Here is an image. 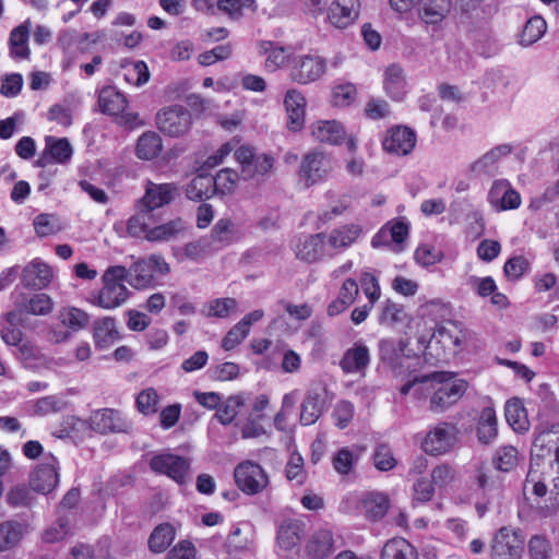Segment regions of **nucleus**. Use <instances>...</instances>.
Instances as JSON below:
<instances>
[{
    "mask_svg": "<svg viewBox=\"0 0 559 559\" xmlns=\"http://www.w3.org/2000/svg\"><path fill=\"white\" fill-rule=\"evenodd\" d=\"M126 275L124 266H109L102 276L103 287L91 295V304L106 310L122 306L130 295L123 284Z\"/></svg>",
    "mask_w": 559,
    "mask_h": 559,
    "instance_id": "nucleus-1",
    "label": "nucleus"
},
{
    "mask_svg": "<svg viewBox=\"0 0 559 559\" xmlns=\"http://www.w3.org/2000/svg\"><path fill=\"white\" fill-rule=\"evenodd\" d=\"M333 170V160L330 155L319 150L307 152L298 166V182L309 188L325 181Z\"/></svg>",
    "mask_w": 559,
    "mask_h": 559,
    "instance_id": "nucleus-2",
    "label": "nucleus"
},
{
    "mask_svg": "<svg viewBox=\"0 0 559 559\" xmlns=\"http://www.w3.org/2000/svg\"><path fill=\"white\" fill-rule=\"evenodd\" d=\"M169 270L168 263L162 255L152 254L146 259L138 260L129 269L124 267L127 273L124 281L135 289H146L154 284V273L165 275Z\"/></svg>",
    "mask_w": 559,
    "mask_h": 559,
    "instance_id": "nucleus-3",
    "label": "nucleus"
},
{
    "mask_svg": "<svg viewBox=\"0 0 559 559\" xmlns=\"http://www.w3.org/2000/svg\"><path fill=\"white\" fill-rule=\"evenodd\" d=\"M156 124L165 135L179 138L191 129L192 114L182 105H171L157 112Z\"/></svg>",
    "mask_w": 559,
    "mask_h": 559,
    "instance_id": "nucleus-4",
    "label": "nucleus"
},
{
    "mask_svg": "<svg viewBox=\"0 0 559 559\" xmlns=\"http://www.w3.org/2000/svg\"><path fill=\"white\" fill-rule=\"evenodd\" d=\"M332 400L333 394L330 393L326 383L322 381L312 382L301 403L300 423L305 426L314 424Z\"/></svg>",
    "mask_w": 559,
    "mask_h": 559,
    "instance_id": "nucleus-5",
    "label": "nucleus"
},
{
    "mask_svg": "<svg viewBox=\"0 0 559 559\" xmlns=\"http://www.w3.org/2000/svg\"><path fill=\"white\" fill-rule=\"evenodd\" d=\"M452 374L438 380L433 386L429 409L433 413H442L455 404L465 393L467 384L463 380L451 381Z\"/></svg>",
    "mask_w": 559,
    "mask_h": 559,
    "instance_id": "nucleus-6",
    "label": "nucleus"
},
{
    "mask_svg": "<svg viewBox=\"0 0 559 559\" xmlns=\"http://www.w3.org/2000/svg\"><path fill=\"white\" fill-rule=\"evenodd\" d=\"M524 550L522 534L510 527H501L490 544L492 559H521Z\"/></svg>",
    "mask_w": 559,
    "mask_h": 559,
    "instance_id": "nucleus-7",
    "label": "nucleus"
},
{
    "mask_svg": "<svg viewBox=\"0 0 559 559\" xmlns=\"http://www.w3.org/2000/svg\"><path fill=\"white\" fill-rule=\"evenodd\" d=\"M234 477L241 491L248 495L262 492L269 485V476L261 465L252 461L238 464Z\"/></svg>",
    "mask_w": 559,
    "mask_h": 559,
    "instance_id": "nucleus-8",
    "label": "nucleus"
},
{
    "mask_svg": "<svg viewBox=\"0 0 559 559\" xmlns=\"http://www.w3.org/2000/svg\"><path fill=\"white\" fill-rule=\"evenodd\" d=\"M326 66V60L321 56L300 55L294 59L289 75L298 84H309L323 76Z\"/></svg>",
    "mask_w": 559,
    "mask_h": 559,
    "instance_id": "nucleus-9",
    "label": "nucleus"
},
{
    "mask_svg": "<svg viewBox=\"0 0 559 559\" xmlns=\"http://www.w3.org/2000/svg\"><path fill=\"white\" fill-rule=\"evenodd\" d=\"M150 467L157 474H164L179 484H183L189 474L190 463L187 459L173 454H155L150 460Z\"/></svg>",
    "mask_w": 559,
    "mask_h": 559,
    "instance_id": "nucleus-10",
    "label": "nucleus"
},
{
    "mask_svg": "<svg viewBox=\"0 0 559 559\" xmlns=\"http://www.w3.org/2000/svg\"><path fill=\"white\" fill-rule=\"evenodd\" d=\"M454 428L441 423L431 428L421 441V449L429 455H442L451 451L455 443Z\"/></svg>",
    "mask_w": 559,
    "mask_h": 559,
    "instance_id": "nucleus-11",
    "label": "nucleus"
},
{
    "mask_svg": "<svg viewBox=\"0 0 559 559\" xmlns=\"http://www.w3.org/2000/svg\"><path fill=\"white\" fill-rule=\"evenodd\" d=\"M59 481L58 462L53 455L44 457L29 476V485L36 492L47 495L52 491Z\"/></svg>",
    "mask_w": 559,
    "mask_h": 559,
    "instance_id": "nucleus-12",
    "label": "nucleus"
},
{
    "mask_svg": "<svg viewBox=\"0 0 559 559\" xmlns=\"http://www.w3.org/2000/svg\"><path fill=\"white\" fill-rule=\"evenodd\" d=\"M448 377V372H431L429 374L419 376L409 373L406 382L401 385L400 394L406 396L412 394L416 400H426L431 396L433 386H437L438 380Z\"/></svg>",
    "mask_w": 559,
    "mask_h": 559,
    "instance_id": "nucleus-13",
    "label": "nucleus"
},
{
    "mask_svg": "<svg viewBox=\"0 0 559 559\" xmlns=\"http://www.w3.org/2000/svg\"><path fill=\"white\" fill-rule=\"evenodd\" d=\"M91 421L93 429L99 433H129L132 431V423L127 420L120 412L111 408L95 412Z\"/></svg>",
    "mask_w": 559,
    "mask_h": 559,
    "instance_id": "nucleus-14",
    "label": "nucleus"
},
{
    "mask_svg": "<svg viewBox=\"0 0 559 559\" xmlns=\"http://www.w3.org/2000/svg\"><path fill=\"white\" fill-rule=\"evenodd\" d=\"M383 148L397 156H406L416 145V133L403 126H396L388 130L383 140Z\"/></svg>",
    "mask_w": 559,
    "mask_h": 559,
    "instance_id": "nucleus-15",
    "label": "nucleus"
},
{
    "mask_svg": "<svg viewBox=\"0 0 559 559\" xmlns=\"http://www.w3.org/2000/svg\"><path fill=\"white\" fill-rule=\"evenodd\" d=\"M178 193L175 183H155L147 181L145 185V193L138 201L142 209L154 211L164 205L169 204Z\"/></svg>",
    "mask_w": 559,
    "mask_h": 559,
    "instance_id": "nucleus-16",
    "label": "nucleus"
},
{
    "mask_svg": "<svg viewBox=\"0 0 559 559\" xmlns=\"http://www.w3.org/2000/svg\"><path fill=\"white\" fill-rule=\"evenodd\" d=\"M72 153V146L66 138L57 139L49 135L45 139V148L35 165L44 168L53 163L66 164L70 160Z\"/></svg>",
    "mask_w": 559,
    "mask_h": 559,
    "instance_id": "nucleus-17",
    "label": "nucleus"
},
{
    "mask_svg": "<svg viewBox=\"0 0 559 559\" xmlns=\"http://www.w3.org/2000/svg\"><path fill=\"white\" fill-rule=\"evenodd\" d=\"M359 9V0H333L328 9V21L336 28H346L356 21Z\"/></svg>",
    "mask_w": 559,
    "mask_h": 559,
    "instance_id": "nucleus-18",
    "label": "nucleus"
},
{
    "mask_svg": "<svg viewBox=\"0 0 559 559\" xmlns=\"http://www.w3.org/2000/svg\"><path fill=\"white\" fill-rule=\"evenodd\" d=\"M58 320L62 326L70 330L55 334L57 342H63L70 338L71 333L84 329L90 322V316L76 307H63L58 312Z\"/></svg>",
    "mask_w": 559,
    "mask_h": 559,
    "instance_id": "nucleus-19",
    "label": "nucleus"
},
{
    "mask_svg": "<svg viewBox=\"0 0 559 559\" xmlns=\"http://www.w3.org/2000/svg\"><path fill=\"white\" fill-rule=\"evenodd\" d=\"M52 278V269L38 260L27 264L22 272V283L26 288L31 289H44L51 283Z\"/></svg>",
    "mask_w": 559,
    "mask_h": 559,
    "instance_id": "nucleus-20",
    "label": "nucleus"
},
{
    "mask_svg": "<svg viewBox=\"0 0 559 559\" xmlns=\"http://www.w3.org/2000/svg\"><path fill=\"white\" fill-rule=\"evenodd\" d=\"M284 106L288 116L287 128L297 132L302 129L305 124V108L306 98L297 90H288L285 98Z\"/></svg>",
    "mask_w": 559,
    "mask_h": 559,
    "instance_id": "nucleus-21",
    "label": "nucleus"
},
{
    "mask_svg": "<svg viewBox=\"0 0 559 559\" xmlns=\"http://www.w3.org/2000/svg\"><path fill=\"white\" fill-rule=\"evenodd\" d=\"M453 0H420L418 16L426 25H439L450 14Z\"/></svg>",
    "mask_w": 559,
    "mask_h": 559,
    "instance_id": "nucleus-22",
    "label": "nucleus"
},
{
    "mask_svg": "<svg viewBox=\"0 0 559 559\" xmlns=\"http://www.w3.org/2000/svg\"><path fill=\"white\" fill-rule=\"evenodd\" d=\"M369 362V348L362 343H355L344 353L340 367L345 373H365Z\"/></svg>",
    "mask_w": 559,
    "mask_h": 559,
    "instance_id": "nucleus-23",
    "label": "nucleus"
},
{
    "mask_svg": "<svg viewBox=\"0 0 559 559\" xmlns=\"http://www.w3.org/2000/svg\"><path fill=\"white\" fill-rule=\"evenodd\" d=\"M188 224L182 218L177 217L147 230L145 239L148 241H171L186 235Z\"/></svg>",
    "mask_w": 559,
    "mask_h": 559,
    "instance_id": "nucleus-24",
    "label": "nucleus"
},
{
    "mask_svg": "<svg viewBox=\"0 0 559 559\" xmlns=\"http://www.w3.org/2000/svg\"><path fill=\"white\" fill-rule=\"evenodd\" d=\"M310 129L313 139L321 143L341 144L346 136L343 126L336 120H319Z\"/></svg>",
    "mask_w": 559,
    "mask_h": 559,
    "instance_id": "nucleus-25",
    "label": "nucleus"
},
{
    "mask_svg": "<svg viewBox=\"0 0 559 559\" xmlns=\"http://www.w3.org/2000/svg\"><path fill=\"white\" fill-rule=\"evenodd\" d=\"M31 21L26 20L14 27L9 36V53L13 59L26 60L31 56L28 47Z\"/></svg>",
    "mask_w": 559,
    "mask_h": 559,
    "instance_id": "nucleus-26",
    "label": "nucleus"
},
{
    "mask_svg": "<svg viewBox=\"0 0 559 559\" xmlns=\"http://www.w3.org/2000/svg\"><path fill=\"white\" fill-rule=\"evenodd\" d=\"M511 152L512 147L509 144L498 145L475 160L471 165V171L477 176L493 175L497 169L498 162Z\"/></svg>",
    "mask_w": 559,
    "mask_h": 559,
    "instance_id": "nucleus-27",
    "label": "nucleus"
},
{
    "mask_svg": "<svg viewBox=\"0 0 559 559\" xmlns=\"http://www.w3.org/2000/svg\"><path fill=\"white\" fill-rule=\"evenodd\" d=\"M334 549L333 534L329 530L316 531L307 543L306 551L311 559H324Z\"/></svg>",
    "mask_w": 559,
    "mask_h": 559,
    "instance_id": "nucleus-28",
    "label": "nucleus"
},
{
    "mask_svg": "<svg viewBox=\"0 0 559 559\" xmlns=\"http://www.w3.org/2000/svg\"><path fill=\"white\" fill-rule=\"evenodd\" d=\"M504 416L509 426L516 433H525L530 430L527 412L521 399L513 397L506 403Z\"/></svg>",
    "mask_w": 559,
    "mask_h": 559,
    "instance_id": "nucleus-29",
    "label": "nucleus"
},
{
    "mask_svg": "<svg viewBox=\"0 0 559 559\" xmlns=\"http://www.w3.org/2000/svg\"><path fill=\"white\" fill-rule=\"evenodd\" d=\"M383 87L393 100H402L406 94L404 70L397 64L389 66L384 71Z\"/></svg>",
    "mask_w": 559,
    "mask_h": 559,
    "instance_id": "nucleus-30",
    "label": "nucleus"
},
{
    "mask_svg": "<svg viewBox=\"0 0 559 559\" xmlns=\"http://www.w3.org/2000/svg\"><path fill=\"white\" fill-rule=\"evenodd\" d=\"M93 337L96 346L107 348L120 340L116 321L111 317L97 319L93 324Z\"/></svg>",
    "mask_w": 559,
    "mask_h": 559,
    "instance_id": "nucleus-31",
    "label": "nucleus"
},
{
    "mask_svg": "<svg viewBox=\"0 0 559 559\" xmlns=\"http://www.w3.org/2000/svg\"><path fill=\"white\" fill-rule=\"evenodd\" d=\"M359 508L367 519L378 521L388 512L389 498L382 492H368L360 499Z\"/></svg>",
    "mask_w": 559,
    "mask_h": 559,
    "instance_id": "nucleus-32",
    "label": "nucleus"
},
{
    "mask_svg": "<svg viewBox=\"0 0 559 559\" xmlns=\"http://www.w3.org/2000/svg\"><path fill=\"white\" fill-rule=\"evenodd\" d=\"M325 236L316 234L306 237L296 247V257L306 262H316L323 257Z\"/></svg>",
    "mask_w": 559,
    "mask_h": 559,
    "instance_id": "nucleus-33",
    "label": "nucleus"
},
{
    "mask_svg": "<svg viewBox=\"0 0 559 559\" xmlns=\"http://www.w3.org/2000/svg\"><path fill=\"white\" fill-rule=\"evenodd\" d=\"M498 436V423L492 407H484L477 421V438L483 444L491 443Z\"/></svg>",
    "mask_w": 559,
    "mask_h": 559,
    "instance_id": "nucleus-34",
    "label": "nucleus"
},
{
    "mask_svg": "<svg viewBox=\"0 0 559 559\" xmlns=\"http://www.w3.org/2000/svg\"><path fill=\"white\" fill-rule=\"evenodd\" d=\"M361 231V227L357 224L341 226L330 233L328 243L334 250H345L357 240Z\"/></svg>",
    "mask_w": 559,
    "mask_h": 559,
    "instance_id": "nucleus-35",
    "label": "nucleus"
},
{
    "mask_svg": "<svg viewBox=\"0 0 559 559\" xmlns=\"http://www.w3.org/2000/svg\"><path fill=\"white\" fill-rule=\"evenodd\" d=\"M215 180L210 174H199L190 181L186 194L189 200L202 201L215 194Z\"/></svg>",
    "mask_w": 559,
    "mask_h": 559,
    "instance_id": "nucleus-36",
    "label": "nucleus"
},
{
    "mask_svg": "<svg viewBox=\"0 0 559 559\" xmlns=\"http://www.w3.org/2000/svg\"><path fill=\"white\" fill-rule=\"evenodd\" d=\"M26 527L16 521L0 523V551H7L16 547L25 535Z\"/></svg>",
    "mask_w": 559,
    "mask_h": 559,
    "instance_id": "nucleus-37",
    "label": "nucleus"
},
{
    "mask_svg": "<svg viewBox=\"0 0 559 559\" xmlns=\"http://www.w3.org/2000/svg\"><path fill=\"white\" fill-rule=\"evenodd\" d=\"M258 49L261 55L266 56L264 66L269 71H276L287 61L286 49L274 41L262 40L259 43Z\"/></svg>",
    "mask_w": 559,
    "mask_h": 559,
    "instance_id": "nucleus-38",
    "label": "nucleus"
},
{
    "mask_svg": "<svg viewBox=\"0 0 559 559\" xmlns=\"http://www.w3.org/2000/svg\"><path fill=\"white\" fill-rule=\"evenodd\" d=\"M246 402L247 397L245 393L230 395L219 404L215 417L222 425H230L245 406Z\"/></svg>",
    "mask_w": 559,
    "mask_h": 559,
    "instance_id": "nucleus-39",
    "label": "nucleus"
},
{
    "mask_svg": "<svg viewBox=\"0 0 559 559\" xmlns=\"http://www.w3.org/2000/svg\"><path fill=\"white\" fill-rule=\"evenodd\" d=\"M98 103L103 112L114 116L123 112L127 108L124 95L110 86L100 91Z\"/></svg>",
    "mask_w": 559,
    "mask_h": 559,
    "instance_id": "nucleus-40",
    "label": "nucleus"
},
{
    "mask_svg": "<svg viewBox=\"0 0 559 559\" xmlns=\"http://www.w3.org/2000/svg\"><path fill=\"white\" fill-rule=\"evenodd\" d=\"M381 559H417V551L405 538H392L384 544Z\"/></svg>",
    "mask_w": 559,
    "mask_h": 559,
    "instance_id": "nucleus-41",
    "label": "nucleus"
},
{
    "mask_svg": "<svg viewBox=\"0 0 559 559\" xmlns=\"http://www.w3.org/2000/svg\"><path fill=\"white\" fill-rule=\"evenodd\" d=\"M20 322L21 319L16 311L5 313L3 321L0 324V336L7 345H20L23 341V333L19 328Z\"/></svg>",
    "mask_w": 559,
    "mask_h": 559,
    "instance_id": "nucleus-42",
    "label": "nucleus"
},
{
    "mask_svg": "<svg viewBox=\"0 0 559 559\" xmlns=\"http://www.w3.org/2000/svg\"><path fill=\"white\" fill-rule=\"evenodd\" d=\"M302 535V525L298 521H284L277 532V543L285 549L295 547Z\"/></svg>",
    "mask_w": 559,
    "mask_h": 559,
    "instance_id": "nucleus-43",
    "label": "nucleus"
},
{
    "mask_svg": "<svg viewBox=\"0 0 559 559\" xmlns=\"http://www.w3.org/2000/svg\"><path fill=\"white\" fill-rule=\"evenodd\" d=\"M274 165V158L267 154L254 155L250 163L243 166L241 177L246 180L257 179L267 175Z\"/></svg>",
    "mask_w": 559,
    "mask_h": 559,
    "instance_id": "nucleus-44",
    "label": "nucleus"
},
{
    "mask_svg": "<svg viewBox=\"0 0 559 559\" xmlns=\"http://www.w3.org/2000/svg\"><path fill=\"white\" fill-rule=\"evenodd\" d=\"M408 236V225L402 221L394 222L390 226L383 227L373 238L372 246L378 247L381 245L382 240H385L390 237L396 246H401V243ZM397 251L402 250L401 247L396 249Z\"/></svg>",
    "mask_w": 559,
    "mask_h": 559,
    "instance_id": "nucleus-45",
    "label": "nucleus"
},
{
    "mask_svg": "<svg viewBox=\"0 0 559 559\" xmlns=\"http://www.w3.org/2000/svg\"><path fill=\"white\" fill-rule=\"evenodd\" d=\"M162 148L160 136L156 132H145L138 140L136 155L141 159H153L160 153Z\"/></svg>",
    "mask_w": 559,
    "mask_h": 559,
    "instance_id": "nucleus-46",
    "label": "nucleus"
},
{
    "mask_svg": "<svg viewBox=\"0 0 559 559\" xmlns=\"http://www.w3.org/2000/svg\"><path fill=\"white\" fill-rule=\"evenodd\" d=\"M174 538V527L168 523L159 524L154 528L148 538V547L151 551L155 554H160L167 549V547L171 544Z\"/></svg>",
    "mask_w": 559,
    "mask_h": 559,
    "instance_id": "nucleus-47",
    "label": "nucleus"
},
{
    "mask_svg": "<svg viewBox=\"0 0 559 559\" xmlns=\"http://www.w3.org/2000/svg\"><path fill=\"white\" fill-rule=\"evenodd\" d=\"M153 214L148 209H142L140 203H136V212L133 216H131L127 224L128 234L132 237H139L142 234L144 236L147 234V230L151 229L150 225L152 223Z\"/></svg>",
    "mask_w": 559,
    "mask_h": 559,
    "instance_id": "nucleus-48",
    "label": "nucleus"
},
{
    "mask_svg": "<svg viewBox=\"0 0 559 559\" xmlns=\"http://www.w3.org/2000/svg\"><path fill=\"white\" fill-rule=\"evenodd\" d=\"M546 29H547V24H546V21L542 16L535 15V16L531 17L526 22V24L522 31V34L520 35V44L522 46L533 45L534 43H536L544 36V34L546 33Z\"/></svg>",
    "mask_w": 559,
    "mask_h": 559,
    "instance_id": "nucleus-49",
    "label": "nucleus"
},
{
    "mask_svg": "<svg viewBox=\"0 0 559 559\" xmlns=\"http://www.w3.org/2000/svg\"><path fill=\"white\" fill-rule=\"evenodd\" d=\"M519 462V451L513 445L499 447L493 455V465L501 472L512 471Z\"/></svg>",
    "mask_w": 559,
    "mask_h": 559,
    "instance_id": "nucleus-50",
    "label": "nucleus"
},
{
    "mask_svg": "<svg viewBox=\"0 0 559 559\" xmlns=\"http://www.w3.org/2000/svg\"><path fill=\"white\" fill-rule=\"evenodd\" d=\"M33 226L39 237L51 236L62 229L59 217L48 213H41L35 216Z\"/></svg>",
    "mask_w": 559,
    "mask_h": 559,
    "instance_id": "nucleus-51",
    "label": "nucleus"
},
{
    "mask_svg": "<svg viewBox=\"0 0 559 559\" xmlns=\"http://www.w3.org/2000/svg\"><path fill=\"white\" fill-rule=\"evenodd\" d=\"M53 309V300L45 293L34 294L23 305V310L33 316H47Z\"/></svg>",
    "mask_w": 559,
    "mask_h": 559,
    "instance_id": "nucleus-52",
    "label": "nucleus"
},
{
    "mask_svg": "<svg viewBox=\"0 0 559 559\" xmlns=\"http://www.w3.org/2000/svg\"><path fill=\"white\" fill-rule=\"evenodd\" d=\"M7 503L14 509L31 508L35 498L31 490L24 485H16L9 489L5 495Z\"/></svg>",
    "mask_w": 559,
    "mask_h": 559,
    "instance_id": "nucleus-53",
    "label": "nucleus"
},
{
    "mask_svg": "<svg viewBox=\"0 0 559 559\" xmlns=\"http://www.w3.org/2000/svg\"><path fill=\"white\" fill-rule=\"evenodd\" d=\"M359 459V453H355L348 448L340 449L332 459L334 469L341 475H348L355 467Z\"/></svg>",
    "mask_w": 559,
    "mask_h": 559,
    "instance_id": "nucleus-54",
    "label": "nucleus"
},
{
    "mask_svg": "<svg viewBox=\"0 0 559 559\" xmlns=\"http://www.w3.org/2000/svg\"><path fill=\"white\" fill-rule=\"evenodd\" d=\"M418 313L423 318L438 321L449 316L450 307L448 302L436 298L421 304L418 308Z\"/></svg>",
    "mask_w": 559,
    "mask_h": 559,
    "instance_id": "nucleus-55",
    "label": "nucleus"
},
{
    "mask_svg": "<svg viewBox=\"0 0 559 559\" xmlns=\"http://www.w3.org/2000/svg\"><path fill=\"white\" fill-rule=\"evenodd\" d=\"M372 462L374 467L381 472L391 471L397 464L392 449L385 443H380L376 447L372 455Z\"/></svg>",
    "mask_w": 559,
    "mask_h": 559,
    "instance_id": "nucleus-56",
    "label": "nucleus"
},
{
    "mask_svg": "<svg viewBox=\"0 0 559 559\" xmlns=\"http://www.w3.org/2000/svg\"><path fill=\"white\" fill-rule=\"evenodd\" d=\"M213 178L215 180V193L225 195L235 191L238 181V174L230 168H224L221 169Z\"/></svg>",
    "mask_w": 559,
    "mask_h": 559,
    "instance_id": "nucleus-57",
    "label": "nucleus"
},
{
    "mask_svg": "<svg viewBox=\"0 0 559 559\" xmlns=\"http://www.w3.org/2000/svg\"><path fill=\"white\" fill-rule=\"evenodd\" d=\"M530 270V262L523 255L510 258L503 266V273L509 281L520 280Z\"/></svg>",
    "mask_w": 559,
    "mask_h": 559,
    "instance_id": "nucleus-58",
    "label": "nucleus"
},
{
    "mask_svg": "<svg viewBox=\"0 0 559 559\" xmlns=\"http://www.w3.org/2000/svg\"><path fill=\"white\" fill-rule=\"evenodd\" d=\"M552 556V547L549 540L542 535H534L528 540L530 559H550Z\"/></svg>",
    "mask_w": 559,
    "mask_h": 559,
    "instance_id": "nucleus-59",
    "label": "nucleus"
},
{
    "mask_svg": "<svg viewBox=\"0 0 559 559\" xmlns=\"http://www.w3.org/2000/svg\"><path fill=\"white\" fill-rule=\"evenodd\" d=\"M406 319V312L404 308L395 304L391 300H388L382 309L381 316H380V323L393 326L397 323L404 322Z\"/></svg>",
    "mask_w": 559,
    "mask_h": 559,
    "instance_id": "nucleus-60",
    "label": "nucleus"
},
{
    "mask_svg": "<svg viewBox=\"0 0 559 559\" xmlns=\"http://www.w3.org/2000/svg\"><path fill=\"white\" fill-rule=\"evenodd\" d=\"M159 399L153 388L141 391L136 396V408L143 415H153L157 412Z\"/></svg>",
    "mask_w": 559,
    "mask_h": 559,
    "instance_id": "nucleus-61",
    "label": "nucleus"
},
{
    "mask_svg": "<svg viewBox=\"0 0 559 559\" xmlns=\"http://www.w3.org/2000/svg\"><path fill=\"white\" fill-rule=\"evenodd\" d=\"M357 96V90L352 83L335 85L332 90V102L337 107L349 106Z\"/></svg>",
    "mask_w": 559,
    "mask_h": 559,
    "instance_id": "nucleus-62",
    "label": "nucleus"
},
{
    "mask_svg": "<svg viewBox=\"0 0 559 559\" xmlns=\"http://www.w3.org/2000/svg\"><path fill=\"white\" fill-rule=\"evenodd\" d=\"M70 533V521L67 516H59L58 520L51 524L43 533V540L45 543H57L66 538Z\"/></svg>",
    "mask_w": 559,
    "mask_h": 559,
    "instance_id": "nucleus-63",
    "label": "nucleus"
},
{
    "mask_svg": "<svg viewBox=\"0 0 559 559\" xmlns=\"http://www.w3.org/2000/svg\"><path fill=\"white\" fill-rule=\"evenodd\" d=\"M285 472L288 480H294L298 485L305 483L307 474L304 467V459L299 453L294 452L290 454Z\"/></svg>",
    "mask_w": 559,
    "mask_h": 559,
    "instance_id": "nucleus-64",
    "label": "nucleus"
}]
</instances>
